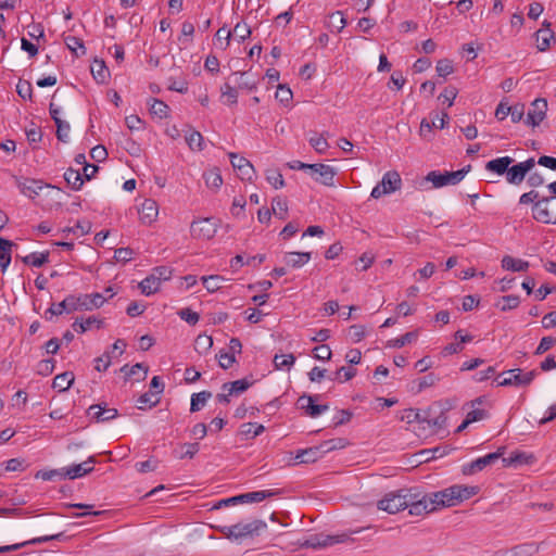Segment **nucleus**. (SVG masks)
Instances as JSON below:
<instances>
[{
  "mask_svg": "<svg viewBox=\"0 0 556 556\" xmlns=\"http://www.w3.org/2000/svg\"><path fill=\"white\" fill-rule=\"evenodd\" d=\"M271 212L280 219L288 216V202L281 197H275L271 201Z\"/></svg>",
  "mask_w": 556,
  "mask_h": 556,
  "instance_id": "ea45409f",
  "label": "nucleus"
},
{
  "mask_svg": "<svg viewBox=\"0 0 556 556\" xmlns=\"http://www.w3.org/2000/svg\"><path fill=\"white\" fill-rule=\"evenodd\" d=\"M318 395H303L298 400L301 408L305 409L306 415L312 418H316L329 409L327 404H315V401L318 400Z\"/></svg>",
  "mask_w": 556,
  "mask_h": 556,
  "instance_id": "a211bd4d",
  "label": "nucleus"
},
{
  "mask_svg": "<svg viewBox=\"0 0 556 556\" xmlns=\"http://www.w3.org/2000/svg\"><path fill=\"white\" fill-rule=\"evenodd\" d=\"M265 431V427L257 422H244L239 428L242 440H252Z\"/></svg>",
  "mask_w": 556,
  "mask_h": 556,
  "instance_id": "a878e982",
  "label": "nucleus"
},
{
  "mask_svg": "<svg viewBox=\"0 0 556 556\" xmlns=\"http://www.w3.org/2000/svg\"><path fill=\"white\" fill-rule=\"evenodd\" d=\"M308 142L314 148V150L320 154L325 153L329 148L327 139L317 132H314V135L308 138Z\"/></svg>",
  "mask_w": 556,
  "mask_h": 556,
  "instance_id": "de8ad7c7",
  "label": "nucleus"
},
{
  "mask_svg": "<svg viewBox=\"0 0 556 556\" xmlns=\"http://www.w3.org/2000/svg\"><path fill=\"white\" fill-rule=\"evenodd\" d=\"M280 493H281L280 490H261V491L249 492V493L240 494L239 502L240 503H258L266 498H271L276 495H279Z\"/></svg>",
  "mask_w": 556,
  "mask_h": 556,
  "instance_id": "5701e85b",
  "label": "nucleus"
},
{
  "mask_svg": "<svg viewBox=\"0 0 556 556\" xmlns=\"http://www.w3.org/2000/svg\"><path fill=\"white\" fill-rule=\"evenodd\" d=\"M437 73L441 77H446L454 72L453 64L450 60L443 59L438 61L435 66Z\"/></svg>",
  "mask_w": 556,
  "mask_h": 556,
  "instance_id": "0e129e2a",
  "label": "nucleus"
},
{
  "mask_svg": "<svg viewBox=\"0 0 556 556\" xmlns=\"http://www.w3.org/2000/svg\"><path fill=\"white\" fill-rule=\"evenodd\" d=\"M233 35L240 40L243 41L251 35V28L247 23H237L233 28Z\"/></svg>",
  "mask_w": 556,
  "mask_h": 556,
  "instance_id": "774afa93",
  "label": "nucleus"
},
{
  "mask_svg": "<svg viewBox=\"0 0 556 556\" xmlns=\"http://www.w3.org/2000/svg\"><path fill=\"white\" fill-rule=\"evenodd\" d=\"M417 336L418 334H417L416 331L406 332L405 334H403L400 338H395V339L389 340L387 342V346L388 348H393V349H400V348L404 346L405 344L410 343L414 340H416Z\"/></svg>",
  "mask_w": 556,
  "mask_h": 556,
  "instance_id": "a18cd8bd",
  "label": "nucleus"
},
{
  "mask_svg": "<svg viewBox=\"0 0 556 556\" xmlns=\"http://www.w3.org/2000/svg\"><path fill=\"white\" fill-rule=\"evenodd\" d=\"M211 397H212V393L210 391H202V392L192 394L191 403H190V412L191 413L199 412Z\"/></svg>",
  "mask_w": 556,
  "mask_h": 556,
  "instance_id": "4c0bfd02",
  "label": "nucleus"
},
{
  "mask_svg": "<svg viewBox=\"0 0 556 556\" xmlns=\"http://www.w3.org/2000/svg\"><path fill=\"white\" fill-rule=\"evenodd\" d=\"M150 111L152 114L159 116L160 118L166 117L168 113V105L157 99H153V103L151 104Z\"/></svg>",
  "mask_w": 556,
  "mask_h": 556,
  "instance_id": "052dcab7",
  "label": "nucleus"
},
{
  "mask_svg": "<svg viewBox=\"0 0 556 556\" xmlns=\"http://www.w3.org/2000/svg\"><path fill=\"white\" fill-rule=\"evenodd\" d=\"M15 184L21 193L30 199H34L36 195H38L39 192L45 188H54L49 184H45L42 180L33 178L15 177Z\"/></svg>",
  "mask_w": 556,
  "mask_h": 556,
  "instance_id": "4468645a",
  "label": "nucleus"
},
{
  "mask_svg": "<svg viewBox=\"0 0 556 556\" xmlns=\"http://www.w3.org/2000/svg\"><path fill=\"white\" fill-rule=\"evenodd\" d=\"M172 273L173 271L169 267L159 266L152 270L151 276L155 277V279L162 283V281H166V280L170 279Z\"/></svg>",
  "mask_w": 556,
  "mask_h": 556,
  "instance_id": "e2e57ef3",
  "label": "nucleus"
},
{
  "mask_svg": "<svg viewBox=\"0 0 556 556\" xmlns=\"http://www.w3.org/2000/svg\"><path fill=\"white\" fill-rule=\"evenodd\" d=\"M407 491L408 489H403L396 492L387 493L380 501H378V509L387 511L388 514H396L406 509Z\"/></svg>",
  "mask_w": 556,
  "mask_h": 556,
  "instance_id": "0eeeda50",
  "label": "nucleus"
},
{
  "mask_svg": "<svg viewBox=\"0 0 556 556\" xmlns=\"http://www.w3.org/2000/svg\"><path fill=\"white\" fill-rule=\"evenodd\" d=\"M346 445H348V440L346 439L336 438V439H330V440L324 441L319 445V447H320V451H321V453L324 455L326 453H329V452H332V451H336V450L344 448Z\"/></svg>",
  "mask_w": 556,
  "mask_h": 556,
  "instance_id": "79ce46f5",
  "label": "nucleus"
},
{
  "mask_svg": "<svg viewBox=\"0 0 556 556\" xmlns=\"http://www.w3.org/2000/svg\"><path fill=\"white\" fill-rule=\"evenodd\" d=\"M16 91L24 100L31 99L33 86L28 80H20L16 85Z\"/></svg>",
  "mask_w": 556,
  "mask_h": 556,
  "instance_id": "680f3d73",
  "label": "nucleus"
},
{
  "mask_svg": "<svg viewBox=\"0 0 556 556\" xmlns=\"http://www.w3.org/2000/svg\"><path fill=\"white\" fill-rule=\"evenodd\" d=\"M503 467H517L523 464H530L533 459L532 455H528L523 452H514L508 457H501Z\"/></svg>",
  "mask_w": 556,
  "mask_h": 556,
  "instance_id": "c85d7f7f",
  "label": "nucleus"
},
{
  "mask_svg": "<svg viewBox=\"0 0 556 556\" xmlns=\"http://www.w3.org/2000/svg\"><path fill=\"white\" fill-rule=\"evenodd\" d=\"M91 74L98 83H104L110 76L109 70L102 60H94L91 64Z\"/></svg>",
  "mask_w": 556,
  "mask_h": 556,
  "instance_id": "c9c22d12",
  "label": "nucleus"
},
{
  "mask_svg": "<svg viewBox=\"0 0 556 556\" xmlns=\"http://www.w3.org/2000/svg\"><path fill=\"white\" fill-rule=\"evenodd\" d=\"M14 245L12 241L0 237V268L2 271H5L11 263Z\"/></svg>",
  "mask_w": 556,
  "mask_h": 556,
  "instance_id": "cd10ccee",
  "label": "nucleus"
},
{
  "mask_svg": "<svg viewBox=\"0 0 556 556\" xmlns=\"http://www.w3.org/2000/svg\"><path fill=\"white\" fill-rule=\"evenodd\" d=\"M226 279L219 275H212V276H203L202 277V282H203V286L204 288L208 291V292H215L217 291L218 289H220V283L223 281H225Z\"/></svg>",
  "mask_w": 556,
  "mask_h": 556,
  "instance_id": "49530a36",
  "label": "nucleus"
},
{
  "mask_svg": "<svg viewBox=\"0 0 556 556\" xmlns=\"http://www.w3.org/2000/svg\"><path fill=\"white\" fill-rule=\"evenodd\" d=\"M323 456V453L320 451L319 445L314 447H308L305 450H300L298 454L295 455V459L299 463H315L317 459H319Z\"/></svg>",
  "mask_w": 556,
  "mask_h": 556,
  "instance_id": "2f4dec72",
  "label": "nucleus"
},
{
  "mask_svg": "<svg viewBox=\"0 0 556 556\" xmlns=\"http://www.w3.org/2000/svg\"><path fill=\"white\" fill-rule=\"evenodd\" d=\"M402 186V179L397 172L389 170L387 172L381 182L374 187L371 190V198L379 199L382 195L390 194L396 190H399Z\"/></svg>",
  "mask_w": 556,
  "mask_h": 556,
  "instance_id": "6e6552de",
  "label": "nucleus"
},
{
  "mask_svg": "<svg viewBox=\"0 0 556 556\" xmlns=\"http://www.w3.org/2000/svg\"><path fill=\"white\" fill-rule=\"evenodd\" d=\"M520 304V299L518 295H505L502 296L495 304L497 308H500L502 312L511 311L516 307H518Z\"/></svg>",
  "mask_w": 556,
  "mask_h": 556,
  "instance_id": "a19ab883",
  "label": "nucleus"
},
{
  "mask_svg": "<svg viewBox=\"0 0 556 556\" xmlns=\"http://www.w3.org/2000/svg\"><path fill=\"white\" fill-rule=\"evenodd\" d=\"M203 177L208 188L218 189L223 184L222 175L217 168L205 172Z\"/></svg>",
  "mask_w": 556,
  "mask_h": 556,
  "instance_id": "c03bdc74",
  "label": "nucleus"
},
{
  "mask_svg": "<svg viewBox=\"0 0 556 556\" xmlns=\"http://www.w3.org/2000/svg\"><path fill=\"white\" fill-rule=\"evenodd\" d=\"M213 345V339L206 334H199L194 341V349L198 353L204 354L211 350Z\"/></svg>",
  "mask_w": 556,
  "mask_h": 556,
  "instance_id": "09e8293b",
  "label": "nucleus"
},
{
  "mask_svg": "<svg viewBox=\"0 0 556 556\" xmlns=\"http://www.w3.org/2000/svg\"><path fill=\"white\" fill-rule=\"evenodd\" d=\"M538 374L536 369L523 372L520 368H514L500 374L496 381L500 387H527L532 383Z\"/></svg>",
  "mask_w": 556,
  "mask_h": 556,
  "instance_id": "f03ea898",
  "label": "nucleus"
},
{
  "mask_svg": "<svg viewBox=\"0 0 556 556\" xmlns=\"http://www.w3.org/2000/svg\"><path fill=\"white\" fill-rule=\"evenodd\" d=\"M228 155L232 167L238 170L240 178L242 180L252 181L255 176V170L250 161L232 152Z\"/></svg>",
  "mask_w": 556,
  "mask_h": 556,
  "instance_id": "f3484780",
  "label": "nucleus"
},
{
  "mask_svg": "<svg viewBox=\"0 0 556 556\" xmlns=\"http://www.w3.org/2000/svg\"><path fill=\"white\" fill-rule=\"evenodd\" d=\"M116 408H108L106 404H94L88 408V415L97 422H104L114 419L117 416Z\"/></svg>",
  "mask_w": 556,
  "mask_h": 556,
  "instance_id": "aec40b11",
  "label": "nucleus"
},
{
  "mask_svg": "<svg viewBox=\"0 0 556 556\" xmlns=\"http://www.w3.org/2000/svg\"><path fill=\"white\" fill-rule=\"evenodd\" d=\"M265 528L266 523L263 520L253 519L249 522H238L232 526H226L222 531L229 539L240 540L258 534V532Z\"/></svg>",
  "mask_w": 556,
  "mask_h": 556,
  "instance_id": "7ed1b4c3",
  "label": "nucleus"
},
{
  "mask_svg": "<svg viewBox=\"0 0 556 556\" xmlns=\"http://www.w3.org/2000/svg\"><path fill=\"white\" fill-rule=\"evenodd\" d=\"M457 94H458V89L454 86H448L440 94L439 99H442L443 104L446 103L447 108H451L453 105V102L456 99Z\"/></svg>",
  "mask_w": 556,
  "mask_h": 556,
  "instance_id": "bf43d9fd",
  "label": "nucleus"
},
{
  "mask_svg": "<svg viewBox=\"0 0 556 556\" xmlns=\"http://www.w3.org/2000/svg\"><path fill=\"white\" fill-rule=\"evenodd\" d=\"M252 382L248 379H239L232 382H226L222 386V390L227 392V395H239L245 392Z\"/></svg>",
  "mask_w": 556,
  "mask_h": 556,
  "instance_id": "c756f323",
  "label": "nucleus"
},
{
  "mask_svg": "<svg viewBox=\"0 0 556 556\" xmlns=\"http://www.w3.org/2000/svg\"><path fill=\"white\" fill-rule=\"evenodd\" d=\"M312 255L309 252H288L283 256V262L293 268H300L309 262Z\"/></svg>",
  "mask_w": 556,
  "mask_h": 556,
  "instance_id": "393cba45",
  "label": "nucleus"
},
{
  "mask_svg": "<svg viewBox=\"0 0 556 556\" xmlns=\"http://www.w3.org/2000/svg\"><path fill=\"white\" fill-rule=\"evenodd\" d=\"M94 325L97 326V328H101L103 325V321L96 318L94 316H90L87 319L76 318V320L73 324V329L76 332L84 333L87 330L91 329V327Z\"/></svg>",
  "mask_w": 556,
  "mask_h": 556,
  "instance_id": "f704fd0d",
  "label": "nucleus"
},
{
  "mask_svg": "<svg viewBox=\"0 0 556 556\" xmlns=\"http://www.w3.org/2000/svg\"><path fill=\"white\" fill-rule=\"evenodd\" d=\"M514 162V159L510 156H502L494 160L489 161L485 164V169L488 172L495 173L498 176L507 174L509 165Z\"/></svg>",
  "mask_w": 556,
  "mask_h": 556,
  "instance_id": "b1692460",
  "label": "nucleus"
},
{
  "mask_svg": "<svg viewBox=\"0 0 556 556\" xmlns=\"http://www.w3.org/2000/svg\"><path fill=\"white\" fill-rule=\"evenodd\" d=\"M535 161L533 157L526 160L525 162H520L516 165L508 167L506 174V180L511 185H519L523 181L526 175L534 167Z\"/></svg>",
  "mask_w": 556,
  "mask_h": 556,
  "instance_id": "2eb2a0df",
  "label": "nucleus"
},
{
  "mask_svg": "<svg viewBox=\"0 0 556 556\" xmlns=\"http://www.w3.org/2000/svg\"><path fill=\"white\" fill-rule=\"evenodd\" d=\"M222 97L226 98L225 103L228 105H233L238 101V91L230 84L225 83L220 87Z\"/></svg>",
  "mask_w": 556,
  "mask_h": 556,
  "instance_id": "3c124183",
  "label": "nucleus"
},
{
  "mask_svg": "<svg viewBox=\"0 0 556 556\" xmlns=\"http://www.w3.org/2000/svg\"><path fill=\"white\" fill-rule=\"evenodd\" d=\"M139 216L142 223L150 225L153 223L159 214L157 204L154 200L146 199L139 208Z\"/></svg>",
  "mask_w": 556,
  "mask_h": 556,
  "instance_id": "4be33fe9",
  "label": "nucleus"
},
{
  "mask_svg": "<svg viewBox=\"0 0 556 556\" xmlns=\"http://www.w3.org/2000/svg\"><path fill=\"white\" fill-rule=\"evenodd\" d=\"M185 139L192 151H202L204 149V140L201 132L197 130H190L189 134L185 136Z\"/></svg>",
  "mask_w": 556,
  "mask_h": 556,
  "instance_id": "58836bf2",
  "label": "nucleus"
},
{
  "mask_svg": "<svg viewBox=\"0 0 556 556\" xmlns=\"http://www.w3.org/2000/svg\"><path fill=\"white\" fill-rule=\"evenodd\" d=\"M502 267L510 271H526L529 268V262L505 255L502 260Z\"/></svg>",
  "mask_w": 556,
  "mask_h": 556,
  "instance_id": "473e14b6",
  "label": "nucleus"
},
{
  "mask_svg": "<svg viewBox=\"0 0 556 556\" xmlns=\"http://www.w3.org/2000/svg\"><path fill=\"white\" fill-rule=\"evenodd\" d=\"M486 402L484 396L477 397L475 401L471 402L472 409L467 413L466 418L467 422H476L483 420L486 418L488 413L485 409L480 408L479 406L484 404Z\"/></svg>",
  "mask_w": 556,
  "mask_h": 556,
  "instance_id": "bb28decb",
  "label": "nucleus"
},
{
  "mask_svg": "<svg viewBox=\"0 0 556 556\" xmlns=\"http://www.w3.org/2000/svg\"><path fill=\"white\" fill-rule=\"evenodd\" d=\"M161 287V282H159L155 277L149 275L146 277L140 283L139 288L141 292L146 295L153 294L159 291Z\"/></svg>",
  "mask_w": 556,
  "mask_h": 556,
  "instance_id": "37998d69",
  "label": "nucleus"
},
{
  "mask_svg": "<svg viewBox=\"0 0 556 556\" xmlns=\"http://www.w3.org/2000/svg\"><path fill=\"white\" fill-rule=\"evenodd\" d=\"M547 101L545 99H535L527 114L526 124L532 127L539 126L546 116Z\"/></svg>",
  "mask_w": 556,
  "mask_h": 556,
  "instance_id": "dca6fc26",
  "label": "nucleus"
},
{
  "mask_svg": "<svg viewBox=\"0 0 556 556\" xmlns=\"http://www.w3.org/2000/svg\"><path fill=\"white\" fill-rule=\"evenodd\" d=\"M556 344V339L553 337H543L534 352L535 355H542L551 350Z\"/></svg>",
  "mask_w": 556,
  "mask_h": 556,
  "instance_id": "338daca9",
  "label": "nucleus"
},
{
  "mask_svg": "<svg viewBox=\"0 0 556 556\" xmlns=\"http://www.w3.org/2000/svg\"><path fill=\"white\" fill-rule=\"evenodd\" d=\"M314 179L325 186L331 187L334 185L336 169L326 164H313L311 167Z\"/></svg>",
  "mask_w": 556,
  "mask_h": 556,
  "instance_id": "6ab92c4d",
  "label": "nucleus"
},
{
  "mask_svg": "<svg viewBox=\"0 0 556 556\" xmlns=\"http://www.w3.org/2000/svg\"><path fill=\"white\" fill-rule=\"evenodd\" d=\"M446 420L447 418L441 407L438 405H432L429 408L422 410L420 424L427 425L431 432L437 433L445 427Z\"/></svg>",
  "mask_w": 556,
  "mask_h": 556,
  "instance_id": "9d476101",
  "label": "nucleus"
},
{
  "mask_svg": "<svg viewBox=\"0 0 556 556\" xmlns=\"http://www.w3.org/2000/svg\"><path fill=\"white\" fill-rule=\"evenodd\" d=\"M294 362L295 357L293 354L275 355L274 357V365L277 369H290Z\"/></svg>",
  "mask_w": 556,
  "mask_h": 556,
  "instance_id": "864d4df0",
  "label": "nucleus"
},
{
  "mask_svg": "<svg viewBox=\"0 0 556 556\" xmlns=\"http://www.w3.org/2000/svg\"><path fill=\"white\" fill-rule=\"evenodd\" d=\"M74 374L71 371L62 372L54 377L52 388L59 392H64L71 388L74 382Z\"/></svg>",
  "mask_w": 556,
  "mask_h": 556,
  "instance_id": "72a5a7b5",
  "label": "nucleus"
},
{
  "mask_svg": "<svg viewBox=\"0 0 556 556\" xmlns=\"http://www.w3.org/2000/svg\"><path fill=\"white\" fill-rule=\"evenodd\" d=\"M65 43H66L67 48L72 52H74L76 55H79L78 52H77L78 49H80V54H85L86 53V49H85L84 42L78 37L67 36L65 38Z\"/></svg>",
  "mask_w": 556,
  "mask_h": 556,
  "instance_id": "6e6d98bb",
  "label": "nucleus"
},
{
  "mask_svg": "<svg viewBox=\"0 0 556 556\" xmlns=\"http://www.w3.org/2000/svg\"><path fill=\"white\" fill-rule=\"evenodd\" d=\"M56 137L62 142H67L71 126L66 121L56 119Z\"/></svg>",
  "mask_w": 556,
  "mask_h": 556,
  "instance_id": "13d9d810",
  "label": "nucleus"
},
{
  "mask_svg": "<svg viewBox=\"0 0 556 556\" xmlns=\"http://www.w3.org/2000/svg\"><path fill=\"white\" fill-rule=\"evenodd\" d=\"M350 540L348 534H337V535H328V534H314L307 538L304 542L301 543L302 547L306 548H325L328 546H332L339 543H344Z\"/></svg>",
  "mask_w": 556,
  "mask_h": 556,
  "instance_id": "1a4fd4ad",
  "label": "nucleus"
},
{
  "mask_svg": "<svg viewBox=\"0 0 556 556\" xmlns=\"http://www.w3.org/2000/svg\"><path fill=\"white\" fill-rule=\"evenodd\" d=\"M49 253H30L23 258V262L34 267H40L48 262Z\"/></svg>",
  "mask_w": 556,
  "mask_h": 556,
  "instance_id": "603ef678",
  "label": "nucleus"
},
{
  "mask_svg": "<svg viewBox=\"0 0 556 556\" xmlns=\"http://www.w3.org/2000/svg\"><path fill=\"white\" fill-rule=\"evenodd\" d=\"M108 298L102 293L80 294L78 296L68 295L58 304H52L46 312V319L59 316L63 313H73L76 311H91L101 307Z\"/></svg>",
  "mask_w": 556,
  "mask_h": 556,
  "instance_id": "f257e3e1",
  "label": "nucleus"
},
{
  "mask_svg": "<svg viewBox=\"0 0 556 556\" xmlns=\"http://www.w3.org/2000/svg\"><path fill=\"white\" fill-rule=\"evenodd\" d=\"M217 231V224L212 218L193 220L190 226L191 237L199 240H210Z\"/></svg>",
  "mask_w": 556,
  "mask_h": 556,
  "instance_id": "9b49d317",
  "label": "nucleus"
},
{
  "mask_svg": "<svg viewBox=\"0 0 556 556\" xmlns=\"http://www.w3.org/2000/svg\"><path fill=\"white\" fill-rule=\"evenodd\" d=\"M94 465L96 464V457L90 456L86 462L77 465L70 466L68 468H63V478L67 479H77L81 478L88 473H90L93 470V467H89L88 469H84V466L86 465Z\"/></svg>",
  "mask_w": 556,
  "mask_h": 556,
  "instance_id": "412c9836",
  "label": "nucleus"
},
{
  "mask_svg": "<svg viewBox=\"0 0 556 556\" xmlns=\"http://www.w3.org/2000/svg\"><path fill=\"white\" fill-rule=\"evenodd\" d=\"M504 450L505 447H500L494 453H490L464 465L462 469L463 473L469 476L482 471L484 468L500 459L504 455Z\"/></svg>",
  "mask_w": 556,
  "mask_h": 556,
  "instance_id": "f8f14e48",
  "label": "nucleus"
},
{
  "mask_svg": "<svg viewBox=\"0 0 556 556\" xmlns=\"http://www.w3.org/2000/svg\"><path fill=\"white\" fill-rule=\"evenodd\" d=\"M178 316L189 325H195L200 319L199 314L188 307L181 308L178 312Z\"/></svg>",
  "mask_w": 556,
  "mask_h": 556,
  "instance_id": "69168bd1",
  "label": "nucleus"
},
{
  "mask_svg": "<svg viewBox=\"0 0 556 556\" xmlns=\"http://www.w3.org/2000/svg\"><path fill=\"white\" fill-rule=\"evenodd\" d=\"M64 179L73 190H79L84 184L83 175L74 168L66 169Z\"/></svg>",
  "mask_w": 556,
  "mask_h": 556,
  "instance_id": "e433bc0d",
  "label": "nucleus"
},
{
  "mask_svg": "<svg viewBox=\"0 0 556 556\" xmlns=\"http://www.w3.org/2000/svg\"><path fill=\"white\" fill-rule=\"evenodd\" d=\"M408 514L412 516H422L432 513L433 509L429 506L426 495L413 492L412 489L407 491V506Z\"/></svg>",
  "mask_w": 556,
  "mask_h": 556,
  "instance_id": "ddd939ff",
  "label": "nucleus"
},
{
  "mask_svg": "<svg viewBox=\"0 0 556 556\" xmlns=\"http://www.w3.org/2000/svg\"><path fill=\"white\" fill-rule=\"evenodd\" d=\"M543 25L546 26V28H541L535 33L538 49L542 52L549 48L551 40L554 37L553 31L549 29V23L545 21Z\"/></svg>",
  "mask_w": 556,
  "mask_h": 556,
  "instance_id": "7c9ffc66",
  "label": "nucleus"
},
{
  "mask_svg": "<svg viewBox=\"0 0 556 556\" xmlns=\"http://www.w3.org/2000/svg\"><path fill=\"white\" fill-rule=\"evenodd\" d=\"M532 217L543 224L556 225V198L542 197L532 205Z\"/></svg>",
  "mask_w": 556,
  "mask_h": 556,
  "instance_id": "20e7f679",
  "label": "nucleus"
},
{
  "mask_svg": "<svg viewBox=\"0 0 556 556\" xmlns=\"http://www.w3.org/2000/svg\"><path fill=\"white\" fill-rule=\"evenodd\" d=\"M366 336V327L363 325H352L349 328L348 337L353 343L362 341Z\"/></svg>",
  "mask_w": 556,
  "mask_h": 556,
  "instance_id": "5fc2aeb1",
  "label": "nucleus"
},
{
  "mask_svg": "<svg viewBox=\"0 0 556 556\" xmlns=\"http://www.w3.org/2000/svg\"><path fill=\"white\" fill-rule=\"evenodd\" d=\"M265 176L268 184H270L275 189L285 187L283 176L278 169H267Z\"/></svg>",
  "mask_w": 556,
  "mask_h": 556,
  "instance_id": "8fccbe9b",
  "label": "nucleus"
},
{
  "mask_svg": "<svg viewBox=\"0 0 556 556\" xmlns=\"http://www.w3.org/2000/svg\"><path fill=\"white\" fill-rule=\"evenodd\" d=\"M140 370L142 371V376L138 378V380H144L148 374V367H144L143 364L137 363L130 368L125 365L121 368V371L125 372L127 377L136 376Z\"/></svg>",
  "mask_w": 556,
  "mask_h": 556,
  "instance_id": "4d7b16f0",
  "label": "nucleus"
},
{
  "mask_svg": "<svg viewBox=\"0 0 556 556\" xmlns=\"http://www.w3.org/2000/svg\"><path fill=\"white\" fill-rule=\"evenodd\" d=\"M469 170L470 165L456 172L431 170L427 174L426 180L432 182L434 188H442L450 185L454 186L460 182Z\"/></svg>",
  "mask_w": 556,
  "mask_h": 556,
  "instance_id": "423d86ee",
  "label": "nucleus"
},
{
  "mask_svg": "<svg viewBox=\"0 0 556 556\" xmlns=\"http://www.w3.org/2000/svg\"><path fill=\"white\" fill-rule=\"evenodd\" d=\"M478 492L477 486H468L455 484L439 491L440 496L444 500L446 507L456 506L465 500L476 495Z\"/></svg>",
  "mask_w": 556,
  "mask_h": 556,
  "instance_id": "39448f33",
  "label": "nucleus"
}]
</instances>
